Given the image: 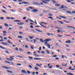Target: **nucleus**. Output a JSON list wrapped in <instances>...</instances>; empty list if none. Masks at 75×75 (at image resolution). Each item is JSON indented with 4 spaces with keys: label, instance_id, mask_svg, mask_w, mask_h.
Here are the masks:
<instances>
[{
    "label": "nucleus",
    "instance_id": "obj_1",
    "mask_svg": "<svg viewBox=\"0 0 75 75\" xmlns=\"http://www.w3.org/2000/svg\"><path fill=\"white\" fill-rule=\"evenodd\" d=\"M51 40V39H47L45 40H43V39H40V40L42 42H44L45 44V45H47V47H48L50 49L51 48V46H50V44H48L47 42H49Z\"/></svg>",
    "mask_w": 75,
    "mask_h": 75
},
{
    "label": "nucleus",
    "instance_id": "obj_2",
    "mask_svg": "<svg viewBox=\"0 0 75 75\" xmlns=\"http://www.w3.org/2000/svg\"><path fill=\"white\" fill-rule=\"evenodd\" d=\"M67 13L69 14H75V11H73L72 12L70 11H66Z\"/></svg>",
    "mask_w": 75,
    "mask_h": 75
},
{
    "label": "nucleus",
    "instance_id": "obj_3",
    "mask_svg": "<svg viewBox=\"0 0 75 75\" xmlns=\"http://www.w3.org/2000/svg\"><path fill=\"white\" fill-rule=\"evenodd\" d=\"M68 41H66L65 42L66 43H69V44H71V43H74L73 42H71V40H68Z\"/></svg>",
    "mask_w": 75,
    "mask_h": 75
},
{
    "label": "nucleus",
    "instance_id": "obj_4",
    "mask_svg": "<svg viewBox=\"0 0 75 75\" xmlns=\"http://www.w3.org/2000/svg\"><path fill=\"white\" fill-rule=\"evenodd\" d=\"M1 44H4V45H6V46H7V45H8V43L6 42L5 43L4 42H2Z\"/></svg>",
    "mask_w": 75,
    "mask_h": 75
},
{
    "label": "nucleus",
    "instance_id": "obj_5",
    "mask_svg": "<svg viewBox=\"0 0 75 75\" xmlns=\"http://www.w3.org/2000/svg\"><path fill=\"white\" fill-rule=\"evenodd\" d=\"M59 16L60 17H62V18H64V19H66L67 18L66 17L63 16H62L61 15H59Z\"/></svg>",
    "mask_w": 75,
    "mask_h": 75
},
{
    "label": "nucleus",
    "instance_id": "obj_6",
    "mask_svg": "<svg viewBox=\"0 0 75 75\" xmlns=\"http://www.w3.org/2000/svg\"><path fill=\"white\" fill-rule=\"evenodd\" d=\"M67 27H68V28H73V29H75V28H74V27L72 26H67Z\"/></svg>",
    "mask_w": 75,
    "mask_h": 75
},
{
    "label": "nucleus",
    "instance_id": "obj_7",
    "mask_svg": "<svg viewBox=\"0 0 75 75\" xmlns=\"http://www.w3.org/2000/svg\"><path fill=\"white\" fill-rule=\"evenodd\" d=\"M40 25H41V26H42V27H44V28H47V27H45V26L44 25H43L41 24V23H40Z\"/></svg>",
    "mask_w": 75,
    "mask_h": 75
},
{
    "label": "nucleus",
    "instance_id": "obj_8",
    "mask_svg": "<svg viewBox=\"0 0 75 75\" xmlns=\"http://www.w3.org/2000/svg\"><path fill=\"white\" fill-rule=\"evenodd\" d=\"M33 12H37L38 11V9H33L32 10Z\"/></svg>",
    "mask_w": 75,
    "mask_h": 75
},
{
    "label": "nucleus",
    "instance_id": "obj_9",
    "mask_svg": "<svg viewBox=\"0 0 75 75\" xmlns=\"http://www.w3.org/2000/svg\"><path fill=\"white\" fill-rule=\"evenodd\" d=\"M33 4H37L38 5H39V6H40V5H41V4L39 3H38L37 2H34Z\"/></svg>",
    "mask_w": 75,
    "mask_h": 75
},
{
    "label": "nucleus",
    "instance_id": "obj_10",
    "mask_svg": "<svg viewBox=\"0 0 75 75\" xmlns=\"http://www.w3.org/2000/svg\"><path fill=\"white\" fill-rule=\"evenodd\" d=\"M35 30H36V31H37L38 32H39V33H41L42 32V31L38 30V29H35Z\"/></svg>",
    "mask_w": 75,
    "mask_h": 75
},
{
    "label": "nucleus",
    "instance_id": "obj_11",
    "mask_svg": "<svg viewBox=\"0 0 75 75\" xmlns=\"http://www.w3.org/2000/svg\"><path fill=\"white\" fill-rule=\"evenodd\" d=\"M2 67V68H5L6 69H8V68L9 69H10V67H4V66H3Z\"/></svg>",
    "mask_w": 75,
    "mask_h": 75
},
{
    "label": "nucleus",
    "instance_id": "obj_12",
    "mask_svg": "<svg viewBox=\"0 0 75 75\" xmlns=\"http://www.w3.org/2000/svg\"><path fill=\"white\" fill-rule=\"evenodd\" d=\"M34 59H35V60H41V59L40 58H34Z\"/></svg>",
    "mask_w": 75,
    "mask_h": 75
},
{
    "label": "nucleus",
    "instance_id": "obj_13",
    "mask_svg": "<svg viewBox=\"0 0 75 75\" xmlns=\"http://www.w3.org/2000/svg\"><path fill=\"white\" fill-rule=\"evenodd\" d=\"M14 21H15V22H19V23L21 22V21H20L18 20H14Z\"/></svg>",
    "mask_w": 75,
    "mask_h": 75
},
{
    "label": "nucleus",
    "instance_id": "obj_14",
    "mask_svg": "<svg viewBox=\"0 0 75 75\" xmlns=\"http://www.w3.org/2000/svg\"><path fill=\"white\" fill-rule=\"evenodd\" d=\"M22 72L23 73H25V74H27V72H26V71L24 70H23Z\"/></svg>",
    "mask_w": 75,
    "mask_h": 75
},
{
    "label": "nucleus",
    "instance_id": "obj_15",
    "mask_svg": "<svg viewBox=\"0 0 75 75\" xmlns=\"http://www.w3.org/2000/svg\"><path fill=\"white\" fill-rule=\"evenodd\" d=\"M22 3H23V4H29V3L28 2H22Z\"/></svg>",
    "mask_w": 75,
    "mask_h": 75
},
{
    "label": "nucleus",
    "instance_id": "obj_16",
    "mask_svg": "<svg viewBox=\"0 0 75 75\" xmlns=\"http://www.w3.org/2000/svg\"><path fill=\"white\" fill-rule=\"evenodd\" d=\"M18 38H20V39L23 38V37H22V36H18Z\"/></svg>",
    "mask_w": 75,
    "mask_h": 75
},
{
    "label": "nucleus",
    "instance_id": "obj_17",
    "mask_svg": "<svg viewBox=\"0 0 75 75\" xmlns=\"http://www.w3.org/2000/svg\"><path fill=\"white\" fill-rule=\"evenodd\" d=\"M6 71H7L8 72H9V73H11V74H13V72L7 70Z\"/></svg>",
    "mask_w": 75,
    "mask_h": 75
},
{
    "label": "nucleus",
    "instance_id": "obj_18",
    "mask_svg": "<svg viewBox=\"0 0 75 75\" xmlns=\"http://www.w3.org/2000/svg\"><path fill=\"white\" fill-rule=\"evenodd\" d=\"M0 48H1V49H3L4 50L5 48L4 47H3L2 46L0 45Z\"/></svg>",
    "mask_w": 75,
    "mask_h": 75
},
{
    "label": "nucleus",
    "instance_id": "obj_19",
    "mask_svg": "<svg viewBox=\"0 0 75 75\" xmlns=\"http://www.w3.org/2000/svg\"><path fill=\"white\" fill-rule=\"evenodd\" d=\"M55 6H57V7H60V4H56L55 5Z\"/></svg>",
    "mask_w": 75,
    "mask_h": 75
},
{
    "label": "nucleus",
    "instance_id": "obj_20",
    "mask_svg": "<svg viewBox=\"0 0 75 75\" xmlns=\"http://www.w3.org/2000/svg\"><path fill=\"white\" fill-rule=\"evenodd\" d=\"M35 70H36V71H38V70L39 69H38V68L37 67H35Z\"/></svg>",
    "mask_w": 75,
    "mask_h": 75
},
{
    "label": "nucleus",
    "instance_id": "obj_21",
    "mask_svg": "<svg viewBox=\"0 0 75 75\" xmlns=\"http://www.w3.org/2000/svg\"><path fill=\"white\" fill-rule=\"evenodd\" d=\"M4 25L5 26H6V27H8V24H7L6 23H4Z\"/></svg>",
    "mask_w": 75,
    "mask_h": 75
},
{
    "label": "nucleus",
    "instance_id": "obj_22",
    "mask_svg": "<svg viewBox=\"0 0 75 75\" xmlns=\"http://www.w3.org/2000/svg\"><path fill=\"white\" fill-rule=\"evenodd\" d=\"M57 35L58 36V37H62V36H63V35Z\"/></svg>",
    "mask_w": 75,
    "mask_h": 75
},
{
    "label": "nucleus",
    "instance_id": "obj_23",
    "mask_svg": "<svg viewBox=\"0 0 75 75\" xmlns=\"http://www.w3.org/2000/svg\"><path fill=\"white\" fill-rule=\"evenodd\" d=\"M1 11H2V12H3L4 13H7V12L6 11H4V10H2Z\"/></svg>",
    "mask_w": 75,
    "mask_h": 75
},
{
    "label": "nucleus",
    "instance_id": "obj_24",
    "mask_svg": "<svg viewBox=\"0 0 75 75\" xmlns=\"http://www.w3.org/2000/svg\"><path fill=\"white\" fill-rule=\"evenodd\" d=\"M8 42L9 44H12V42H10V40H8Z\"/></svg>",
    "mask_w": 75,
    "mask_h": 75
},
{
    "label": "nucleus",
    "instance_id": "obj_25",
    "mask_svg": "<svg viewBox=\"0 0 75 75\" xmlns=\"http://www.w3.org/2000/svg\"><path fill=\"white\" fill-rule=\"evenodd\" d=\"M5 62L6 63H7L8 64H10V62H9L5 61Z\"/></svg>",
    "mask_w": 75,
    "mask_h": 75
},
{
    "label": "nucleus",
    "instance_id": "obj_26",
    "mask_svg": "<svg viewBox=\"0 0 75 75\" xmlns=\"http://www.w3.org/2000/svg\"><path fill=\"white\" fill-rule=\"evenodd\" d=\"M17 57L19 58H23V57L22 56H18Z\"/></svg>",
    "mask_w": 75,
    "mask_h": 75
},
{
    "label": "nucleus",
    "instance_id": "obj_27",
    "mask_svg": "<svg viewBox=\"0 0 75 75\" xmlns=\"http://www.w3.org/2000/svg\"><path fill=\"white\" fill-rule=\"evenodd\" d=\"M53 3H56V1H55V0H52Z\"/></svg>",
    "mask_w": 75,
    "mask_h": 75
},
{
    "label": "nucleus",
    "instance_id": "obj_28",
    "mask_svg": "<svg viewBox=\"0 0 75 75\" xmlns=\"http://www.w3.org/2000/svg\"><path fill=\"white\" fill-rule=\"evenodd\" d=\"M28 58H29V59H33V58L32 57H28Z\"/></svg>",
    "mask_w": 75,
    "mask_h": 75
},
{
    "label": "nucleus",
    "instance_id": "obj_29",
    "mask_svg": "<svg viewBox=\"0 0 75 75\" xmlns=\"http://www.w3.org/2000/svg\"><path fill=\"white\" fill-rule=\"evenodd\" d=\"M19 50L20 51H23V49L20 48L19 49Z\"/></svg>",
    "mask_w": 75,
    "mask_h": 75
},
{
    "label": "nucleus",
    "instance_id": "obj_30",
    "mask_svg": "<svg viewBox=\"0 0 75 75\" xmlns=\"http://www.w3.org/2000/svg\"><path fill=\"white\" fill-rule=\"evenodd\" d=\"M34 55H35V56L36 57H40V55H39L35 54Z\"/></svg>",
    "mask_w": 75,
    "mask_h": 75
},
{
    "label": "nucleus",
    "instance_id": "obj_31",
    "mask_svg": "<svg viewBox=\"0 0 75 75\" xmlns=\"http://www.w3.org/2000/svg\"><path fill=\"white\" fill-rule=\"evenodd\" d=\"M57 21L58 22H59V23H61V24H64V22H61V21Z\"/></svg>",
    "mask_w": 75,
    "mask_h": 75
},
{
    "label": "nucleus",
    "instance_id": "obj_32",
    "mask_svg": "<svg viewBox=\"0 0 75 75\" xmlns=\"http://www.w3.org/2000/svg\"><path fill=\"white\" fill-rule=\"evenodd\" d=\"M50 34H51V33H47V35H48V36L50 35Z\"/></svg>",
    "mask_w": 75,
    "mask_h": 75
},
{
    "label": "nucleus",
    "instance_id": "obj_33",
    "mask_svg": "<svg viewBox=\"0 0 75 75\" xmlns=\"http://www.w3.org/2000/svg\"><path fill=\"white\" fill-rule=\"evenodd\" d=\"M67 2H68V3H71V1L70 0H67Z\"/></svg>",
    "mask_w": 75,
    "mask_h": 75
},
{
    "label": "nucleus",
    "instance_id": "obj_34",
    "mask_svg": "<svg viewBox=\"0 0 75 75\" xmlns=\"http://www.w3.org/2000/svg\"><path fill=\"white\" fill-rule=\"evenodd\" d=\"M11 20H14V19H15V18L13 17H11Z\"/></svg>",
    "mask_w": 75,
    "mask_h": 75
},
{
    "label": "nucleus",
    "instance_id": "obj_35",
    "mask_svg": "<svg viewBox=\"0 0 75 75\" xmlns=\"http://www.w3.org/2000/svg\"><path fill=\"white\" fill-rule=\"evenodd\" d=\"M5 52H6V53H7V54H10L9 52L8 51H5Z\"/></svg>",
    "mask_w": 75,
    "mask_h": 75
},
{
    "label": "nucleus",
    "instance_id": "obj_36",
    "mask_svg": "<svg viewBox=\"0 0 75 75\" xmlns=\"http://www.w3.org/2000/svg\"><path fill=\"white\" fill-rule=\"evenodd\" d=\"M68 68L70 70H71V68H72V67H71V66H70Z\"/></svg>",
    "mask_w": 75,
    "mask_h": 75
},
{
    "label": "nucleus",
    "instance_id": "obj_37",
    "mask_svg": "<svg viewBox=\"0 0 75 75\" xmlns=\"http://www.w3.org/2000/svg\"><path fill=\"white\" fill-rule=\"evenodd\" d=\"M61 8H64V5L61 6Z\"/></svg>",
    "mask_w": 75,
    "mask_h": 75
},
{
    "label": "nucleus",
    "instance_id": "obj_38",
    "mask_svg": "<svg viewBox=\"0 0 75 75\" xmlns=\"http://www.w3.org/2000/svg\"><path fill=\"white\" fill-rule=\"evenodd\" d=\"M27 72L29 74H30V71L28 70L27 71Z\"/></svg>",
    "mask_w": 75,
    "mask_h": 75
},
{
    "label": "nucleus",
    "instance_id": "obj_39",
    "mask_svg": "<svg viewBox=\"0 0 75 75\" xmlns=\"http://www.w3.org/2000/svg\"><path fill=\"white\" fill-rule=\"evenodd\" d=\"M39 16H44V14H40L39 15Z\"/></svg>",
    "mask_w": 75,
    "mask_h": 75
},
{
    "label": "nucleus",
    "instance_id": "obj_40",
    "mask_svg": "<svg viewBox=\"0 0 75 75\" xmlns=\"http://www.w3.org/2000/svg\"><path fill=\"white\" fill-rule=\"evenodd\" d=\"M1 20H4V17H1L0 18Z\"/></svg>",
    "mask_w": 75,
    "mask_h": 75
},
{
    "label": "nucleus",
    "instance_id": "obj_41",
    "mask_svg": "<svg viewBox=\"0 0 75 75\" xmlns=\"http://www.w3.org/2000/svg\"><path fill=\"white\" fill-rule=\"evenodd\" d=\"M33 41H34V43H35V42H36V41H37V40H36V39L33 40Z\"/></svg>",
    "mask_w": 75,
    "mask_h": 75
},
{
    "label": "nucleus",
    "instance_id": "obj_42",
    "mask_svg": "<svg viewBox=\"0 0 75 75\" xmlns=\"http://www.w3.org/2000/svg\"><path fill=\"white\" fill-rule=\"evenodd\" d=\"M57 57V55H55L53 56V57H55V58H56Z\"/></svg>",
    "mask_w": 75,
    "mask_h": 75
},
{
    "label": "nucleus",
    "instance_id": "obj_43",
    "mask_svg": "<svg viewBox=\"0 0 75 75\" xmlns=\"http://www.w3.org/2000/svg\"><path fill=\"white\" fill-rule=\"evenodd\" d=\"M3 29V26L1 25L0 26V29Z\"/></svg>",
    "mask_w": 75,
    "mask_h": 75
},
{
    "label": "nucleus",
    "instance_id": "obj_44",
    "mask_svg": "<svg viewBox=\"0 0 75 75\" xmlns=\"http://www.w3.org/2000/svg\"><path fill=\"white\" fill-rule=\"evenodd\" d=\"M46 52H47V54H50V52H49V51L48 50H47Z\"/></svg>",
    "mask_w": 75,
    "mask_h": 75
},
{
    "label": "nucleus",
    "instance_id": "obj_45",
    "mask_svg": "<svg viewBox=\"0 0 75 75\" xmlns=\"http://www.w3.org/2000/svg\"><path fill=\"white\" fill-rule=\"evenodd\" d=\"M28 66H29V67H30V68H32V66H31V65H28Z\"/></svg>",
    "mask_w": 75,
    "mask_h": 75
},
{
    "label": "nucleus",
    "instance_id": "obj_46",
    "mask_svg": "<svg viewBox=\"0 0 75 75\" xmlns=\"http://www.w3.org/2000/svg\"><path fill=\"white\" fill-rule=\"evenodd\" d=\"M29 38L30 39H33V37L30 36Z\"/></svg>",
    "mask_w": 75,
    "mask_h": 75
},
{
    "label": "nucleus",
    "instance_id": "obj_47",
    "mask_svg": "<svg viewBox=\"0 0 75 75\" xmlns=\"http://www.w3.org/2000/svg\"><path fill=\"white\" fill-rule=\"evenodd\" d=\"M20 24H21V25H23V24H24V23L22 22L20 23Z\"/></svg>",
    "mask_w": 75,
    "mask_h": 75
},
{
    "label": "nucleus",
    "instance_id": "obj_48",
    "mask_svg": "<svg viewBox=\"0 0 75 75\" xmlns=\"http://www.w3.org/2000/svg\"><path fill=\"white\" fill-rule=\"evenodd\" d=\"M30 21H31V22H34V21H33L31 19H29Z\"/></svg>",
    "mask_w": 75,
    "mask_h": 75
},
{
    "label": "nucleus",
    "instance_id": "obj_49",
    "mask_svg": "<svg viewBox=\"0 0 75 75\" xmlns=\"http://www.w3.org/2000/svg\"><path fill=\"white\" fill-rule=\"evenodd\" d=\"M27 54H31V52H27Z\"/></svg>",
    "mask_w": 75,
    "mask_h": 75
},
{
    "label": "nucleus",
    "instance_id": "obj_50",
    "mask_svg": "<svg viewBox=\"0 0 75 75\" xmlns=\"http://www.w3.org/2000/svg\"><path fill=\"white\" fill-rule=\"evenodd\" d=\"M48 15L49 16H52V14L51 13H49Z\"/></svg>",
    "mask_w": 75,
    "mask_h": 75
},
{
    "label": "nucleus",
    "instance_id": "obj_51",
    "mask_svg": "<svg viewBox=\"0 0 75 75\" xmlns=\"http://www.w3.org/2000/svg\"><path fill=\"white\" fill-rule=\"evenodd\" d=\"M17 65H18L19 66H21V64H17Z\"/></svg>",
    "mask_w": 75,
    "mask_h": 75
},
{
    "label": "nucleus",
    "instance_id": "obj_52",
    "mask_svg": "<svg viewBox=\"0 0 75 75\" xmlns=\"http://www.w3.org/2000/svg\"><path fill=\"white\" fill-rule=\"evenodd\" d=\"M56 67L57 68H59V65H56Z\"/></svg>",
    "mask_w": 75,
    "mask_h": 75
},
{
    "label": "nucleus",
    "instance_id": "obj_53",
    "mask_svg": "<svg viewBox=\"0 0 75 75\" xmlns=\"http://www.w3.org/2000/svg\"><path fill=\"white\" fill-rule=\"evenodd\" d=\"M19 28H23V26H19L18 27Z\"/></svg>",
    "mask_w": 75,
    "mask_h": 75
},
{
    "label": "nucleus",
    "instance_id": "obj_54",
    "mask_svg": "<svg viewBox=\"0 0 75 75\" xmlns=\"http://www.w3.org/2000/svg\"><path fill=\"white\" fill-rule=\"evenodd\" d=\"M23 20H25V19H26V17L25 16V17H23Z\"/></svg>",
    "mask_w": 75,
    "mask_h": 75
},
{
    "label": "nucleus",
    "instance_id": "obj_55",
    "mask_svg": "<svg viewBox=\"0 0 75 75\" xmlns=\"http://www.w3.org/2000/svg\"><path fill=\"white\" fill-rule=\"evenodd\" d=\"M29 8H30V9H33V8H33L31 7H29Z\"/></svg>",
    "mask_w": 75,
    "mask_h": 75
},
{
    "label": "nucleus",
    "instance_id": "obj_56",
    "mask_svg": "<svg viewBox=\"0 0 75 75\" xmlns=\"http://www.w3.org/2000/svg\"><path fill=\"white\" fill-rule=\"evenodd\" d=\"M30 28H34V27H33V26L32 25L30 26Z\"/></svg>",
    "mask_w": 75,
    "mask_h": 75
},
{
    "label": "nucleus",
    "instance_id": "obj_57",
    "mask_svg": "<svg viewBox=\"0 0 75 75\" xmlns=\"http://www.w3.org/2000/svg\"><path fill=\"white\" fill-rule=\"evenodd\" d=\"M26 10L27 11H30V9L28 8H26Z\"/></svg>",
    "mask_w": 75,
    "mask_h": 75
},
{
    "label": "nucleus",
    "instance_id": "obj_58",
    "mask_svg": "<svg viewBox=\"0 0 75 75\" xmlns=\"http://www.w3.org/2000/svg\"><path fill=\"white\" fill-rule=\"evenodd\" d=\"M30 48H31L32 49H33H33H34V48H33V46H30Z\"/></svg>",
    "mask_w": 75,
    "mask_h": 75
},
{
    "label": "nucleus",
    "instance_id": "obj_59",
    "mask_svg": "<svg viewBox=\"0 0 75 75\" xmlns=\"http://www.w3.org/2000/svg\"><path fill=\"white\" fill-rule=\"evenodd\" d=\"M9 58H10V59H13V60L14 59V58H13V57H9Z\"/></svg>",
    "mask_w": 75,
    "mask_h": 75
},
{
    "label": "nucleus",
    "instance_id": "obj_60",
    "mask_svg": "<svg viewBox=\"0 0 75 75\" xmlns=\"http://www.w3.org/2000/svg\"><path fill=\"white\" fill-rule=\"evenodd\" d=\"M6 18H7V19H11V17H6Z\"/></svg>",
    "mask_w": 75,
    "mask_h": 75
},
{
    "label": "nucleus",
    "instance_id": "obj_61",
    "mask_svg": "<svg viewBox=\"0 0 75 75\" xmlns=\"http://www.w3.org/2000/svg\"><path fill=\"white\" fill-rule=\"evenodd\" d=\"M2 32L3 33H6V30L3 31Z\"/></svg>",
    "mask_w": 75,
    "mask_h": 75
},
{
    "label": "nucleus",
    "instance_id": "obj_62",
    "mask_svg": "<svg viewBox=\"0 0 75 75\" xmlns=\"http://www.w3.org/2000/svg\"><path fill=\"white\" fill-rule=\"evenodd\" d=\"M19 34H23V32H19Z\"/></svg>",
    "mask_w": 75,
    "mask_h": 75
},
{
    "label": "nucleus",
    "instance_id": "obj_63",
    "mask_svg": "<svg viewBox=\"0 0 75 75\" xmlns=\"http://www.w3.org/2000/svg\"><path fill=\"white\" fill-rule=\"evenodd\" d=\"M30 25H34V24L33 23H30Z\"/></svg>",
    "mask_w": 75,
    "mask_h": 75
},
{
    "label": "nucleus",
    "instance_id": "obj_64",
    "mask_svg": "<svg viewBox=\"0 0 75 75\" xmlns=\"http://www.w3.org/2000/svg\"><path fill=\"white\" fill-rule=\"evenodd\" d=\"M28 47L27 45H25V48H28Z\"/></svg>",
    "mask_w": 75,
    "mask_h": 75
}]
</instances>
